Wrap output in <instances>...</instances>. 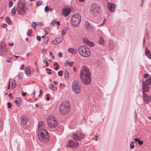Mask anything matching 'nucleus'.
Segmentation results:
<instances>
[{"instance_id": "obj_1", "label": "nucleus", "mask_w": 151, "mask_h": 151, "mask_svg": "<svg viewBox=\"0 0 151 151\" xmlns=\"http://www.w3.org/2000/svg\"><path fill=\"white\" fill-rule=\"evenodd\" d=\"M91 75L89 69L85 66H83L80 73V77L81 81L85 85H88L91 83Z\"/></svg>"}, {"instance_id": "obj_2", "label": "nucleus", "mask_w": 151, "mask_h": 151, "mask_svg": "<svg viewBox=\"0 0 151 151\" xmlns=\"http://www.w3.org/2000/svg\"><path fill=\"white\" fill-rule=\"evenodd\" d=\"M25 3L19 1L17 2L16 6H15L11 10L12 14H15L16 11L19 14L21 15L25 14L27 12V8L25 6Z\"/></svg>"}, {"instance_id": "obj_3", "label": "nucleus", "mask_w": 151, "mask_h": 151, "mask_svg": "<svg viewBox=\"0 0 151 151\" xmlns=\"http://www.w3.org/2000/svg\"><path fill=\"white\" fill-rule=\"evenodd\" d=\"M81 20V14L78 13H74L71 17L70 23L73 27H76L80 24Z\"/></svg>"}, {"instance_id": "obj_4", "label": "nucleus", "mask_w": 151, "mask_h": 151, "mask_svg": "<svg viewBox=\"0 0 151 151\" xmlns=\"http://www.w3.org/2000/svg\"><path fill=\"white\" fill-rule=\"evenodd\" d=\"M38 137L39 140L43 143H45L49 140L48 133L46 129H40L38 131Z\"/></svg>"}, {"instance_id": "obj_5", "label": "nucleus", "mask_w": 151, "mask_h": 151, "mask_svg": "<svg viewBox=\"0 0 151 151\" xmlns=\"http://www.w3.org/2000/svg\"><path fill=\"white\" fill-rule=\"evenodd\" d=\"M78 51L80 55L85 57H88L91 54L90 49L84 46H79L78 48Z\"/></svg>"}, {"instance_id": "obj_6", "label": "nucleus", "mask_w": 151, "mask_h": 151, "mask_svg": "<svg viewBox=\"0 0 151 151\" xmlns=\"http://www.w3.org/2000/svg\"><path fill=\"white\" fill-rule=\"evenodd\" d=\"M47 122L48 126L52 128H55L58 124V122L55 118L52 115L47 117Z\"/></svg>"}, {"instance_id": "obj_7", "label": "nucleus", "mask_w": 151, "mask_h": 151, "mask_svg": "<svg viewBox=\"0 0 151 151\" xmlns=\"http://www.w3.org/2000/svg\"><path fill=\"white\" fill-rule=\"evenodd\" d=\"M60 110L61 113L68 112L70 110V104L67 101H63L60 105Z\"/></svg>"}, {"instance_id": "obj_8", "label": "nucleus", "mask_w": 151, "mask_h": 151, "mask_svg": "<svg viewBox=\"0 0 151 151\" xmlns=\"http://www.w3.org/2000/svg\"><path fill=\"white\" fill-rule=\"evenodd\" d=\"M72 89L74 92L77 94L80 93L82 91V87L80 84L76 81L73 82Z\"/></svg>"}, {"instance_id": "obj_9", "label": "nucleus", "mask_w": 151, "mask_h": 151, "mask_svg": "<svg viewBox=\"0 0 151 151\" xmlns=\"http://www.w3.org/2000/svg\"><path fill=\"white\" fill-rule=\"evenodd\" d=\"M100 9L99 6L95 3L92 4L90 8V12L93 14L98 12Z\"/></svg>"}, {"instance_id": "obj_10", "label": "nucleus", "mask_w": 151, "mask_h": 151, "mask_svg": "<svg viewBox=\"0 0 151 151\" xmlns=\"http://www.w3.org/2000/svg\"><path fill=\"white\" fill-rule=\"evenodd\" d=\"M66 145L67 147L76 148L79 145V144L77 142L70 140L67 142Z\"/></svg>"}, {"instance_id": "obj_11", "label": "nucleus", "mask_w": 151, "mask_h": 151, "mask_svg": "<svg viewBox=\"0 0 151 151\" xmlns=\"http://www.w3.org/2000/svg\"><path fill=\"white\" fill-rule=\"evenodd\" d=\"M85 135L80 132H78L74 134L73 135V138L76 140L79 141L83 139Z\"/></svg>"}, {"instance_id": "obj_12", "label": "nucleus", "mask_w": 151, "mask_h": 151, "mask_svg": "<svg viewBox=\"0 0 151 151\" xmlns=\"http://www.w3.org/2000/svg\"><path fill=\"white\" fill-rule=\"evenodd\" d=\"M85 28L87 31L89 32L92 31L93 29L92 25L88 22H86L85 23Z\"/></svg>"}, {"instance_id": "obj_13", "label": "nucleus", "mask_w": 151, "mask_h": 151, "mask_svg": "<svg viewBox=\"0 0 151 151\" xmlns=\"http://www.w3.org/2000/svg\"><path fill=\"white\" fill-rule=\"evenodd\" d=\"M107 6L111 12H113L115 11L116 6L114 4L108 3L107 4Z\"/></svg>"}, {"instance_id": "obj_14", "label": "nucleus", "mask_w": 151, "mask_h": 151, "mask_svg": "<svg viewBox=\"0 0 151 151\" xmlns=\"http://www.w3.org/2000/svg\"><path fill=\"white\" fill-rule=\"evenodd\" d=\"M28 117L25 114L23 115L21 117V122L24 124H26L28 121Z\"/></svg>"}, {"instance_id": "obj_15", "label": "nucleus", "mask_w": 151, "mask_h": 151, "mask_svg": "<svg viewBox=\"0 0 151 151\" xmlns=\"http://www.w3.org/2000/svg\"><path fill=\"white\" fill-rule=\"evenodd\" d=\"M71 11L69 8H65L63 9L62 13L65 16H66L69 14Z\"/></svg>"}, {"instance_id": "obj_16", "label": "nucleus", "mask_w": 151, "mask_h": 151, "mask_svg": "<svg viewBox=\"0 0 151 151\" xmlns=\"http://www.w3.org/2000/svg\"><path fill=\"white\" fill-rule=\"evenodd\" d=\"M63 40L62 38L58 37L55 39L52 40V43L54 45H56L59 43Z\"/></svg>"}, {"instance_id": "obj_17", "label": "nucleus", "mask_w": 151, "mask_h": 151, "mask_svg": "<svg viewBox=\"0 0 151 151\" xmlns=\"http://www.w3.org/2000/svg\"><path fill=\"white\" fill-rule=\"evenodd\" d=\"M45 125V123L42 121H40L38 122L37 128L39 131L41 129H43Z\"/></svg>"}, {"instance_id": "obj_18", "label": "nucleus", "mask_w": 151, "mask_h": 151, "mask_svg": "<svg viewBox=\"0 0 151 151\" xmlns=\"http://www.w3.org/2000/svg\"><path fill=\"white\" fill-rule=\"evenodd\" d=\"M143 99L145 103H148L149 102L148 96L147 93H143Z\"/></svg>"}, {"instance_id": "obj_19", "label": "nucleus", "mask_w": 151, "mask_h": 151, "mask_svg": "<svg viewBox=\"0 0 151 151\" xmlns=\"http://www.w3.org/2000/svg\"><path fill=\"white\" fill-rule=\"evenodd\" d=\"M142 86L143 93H144V92H148L149 89V87L148 86L149 85L143 83Z\"/></svg>"}, {"instance_id": "obj_20", "label": "nucleus", "mask_w": 151, "mask_h": 151, "mask_svg": "<svg viewBox=\"0 0 151 151\" xmlns=\"http://www.w3.org/2000/svg\"><path fill=\"white\" fill-rule=\"evenodd\" d=\"M145 53L146 56L150 59H151V53L148 50L147 47H146L145 50Z\"/></svg>"}, {"instance_id": "obj_21", "label": "nucleus", "mask_w": 151, "mask_h": 151, "mask_svg": "<svg viewBox=\"0 0 151 151\" xmlns=\"http://www.w3.org/2000/svg\"><path fill=\"white\" fill-rule=\"evenodd\" d=\"M15 102L18 107H20L21 103V100L20 98L17 97L15 100Z\"/></svg>"}, {"instance_id": "obj_22", "label": "nucleus", "mask_w": 151, "mask_h": 151, "mask_svg": "<svg viewBox=\"0 0 151 151\" xmlns=\"http://www.w3.org/2000/svg\"><path fill=\"white\" fill-rule=\"evenodd\" d=\"M68 51L71 54H75L77 52V50L73 48H70L68 49Z\"/></svg>"}, {"instance_id": "obj_23", "label": "nucleus", "mask_w": 151, "mask_h": 151, "mask_svg": "<svg viewBox=\"0 0 151 151\" xmlns=\"http://www.w3.org/2000/svg\"><path fill=\"white\" fill-rule=\"evenodd\" d=\"M143 83L148 85L151 84V77H149L148 78L146 79L145 81Z\"/></svg>"}, {"instance_id": "obj_24", "label": "nucleus", "mask_w": 151, "mask_h": 151, "mask_svg": "<svg viewBox=\"0 0 151 151\" xmlns=\"http://www.w3.org/2000/svg\"><path fill=\"white\" fill-rule=\"evenodd\" d=\"M49 88L53 91H55L57 89V88L54 86L52 84H49Z\"/></svg>"}, {"instance_id": "obj_25", "label": "nucleus", "mask_w": 151, "mask_h": 151, "mask_svg": "<svg viewBox=\"0 0 151 151\" xmlns=\"http://www.w3.org/2000/svg\"><path fill=\"white\" fill-rule=\"evenodd\" d=\"M25 71L26 75L27 76H29L30 74V70L28 67H26L25 68Z\"/></svg>"}, {"instance_id": "obj_26", "label": "nucleus", "mask_w": 151, "mask_h": 151, "mask_svg": "<svg viewBox=\"0 0 151 151\" xmlns=\"http://www.w3.org/2000/svg\"><path fill=\"white\" fill-rule=\"evenodd\" d=\"M109 48L111 50H112L114 47V45L113 42L110 41L109 43Z\"/></svg>"}, {"instance_id": "obj_27", "label": "nucleus", "mask_w": 151, "mask_h": 151, "mask_svg": "<svg viewBox=\"0 0 151 151\" xmlns=\"http://www.w3.org/2000/svg\"><path fill=\"white\" fill-rule=\"evenodd\" d=\"M104 40L102 37H100L99 40V43L102 45L104 44Z\"/></svg>"}, {"instance_id": "obj_28", "label": "nucleus", "mask_w": 151, "mask_h": 151, "mask_svg": "<svg viewBox=\"0 0 151 151\" xmlns=\"http://www.w3.org/2000/svg\"><path fill=\"white\" fill-rule=\"evenodd\" d=\"M6 20L9 24L10 25L12 24V22L9 17H6Z\"/></svg>"}, {"instance_id": "obj_29", "label": "nucleus", "mask_w": 151, "mask_h": 151, "mask_svg": "<svg viewBox=\"0 0 151 151\" xmlns=\"http://www.w3.org/2000/svg\"><path fill=\"white\" fill-rule=\"evenodd\" d=\"M16 83L15 80H13L12 82V89L14 88L16 86Z\"/></svg>"}, {"instance_id": "obj_30", "label": "nucleus", "mask_w": 151, "mask_h": 151, "mask_svg": "<svg viewBox=\"0 0 151 151\" xmlns=\"http://www.w3.org/2000/svg\"><path fill=\"white\" fill-rule=\"evenodd\" d=\"M89 40H88L86 38H84L83 39V42L85 43L86 45L88 42H89Z\"/></svg>"}, {"instance_id": "obj_31", "label": "nucleus", "mask_w": 151, "mask_h": 151, "mask_svg": "<svg viewBox=\"0 0 151 151\" xmlns=\"http://www.w3.org/2000/svg\"><path fill=\"white\" fill-rule=\"evenodd\" d=\"M18 78L19 79H21L23 77V74L22 72L19 73L18 75Z\"/></svg>"}, {"instance_id": "obj_32", "label": "nucleus", "mask_w": 151, "mask_h": 151, "mask_svg": "<svg viewBox=\"0 0 151 151\" xmlns=\"http://www.w3.org/2000/svg\"><path fill=\"white\" fill-rule=\"evenodd\" d=\"M49 40V39L48 37H46L44 39V43L46 45L47 44Z\"/></svg>"}, {"instance_id": "obj_33", "label": "nucleus", "mask_w": 151, "mask_h": 151, "mask_svg": "<svg viewBox=\"0 0 151 151\" xmlns=\"http://www.w3.org/2000/svg\"><path fill=\"white\" fill-rule=\"evenodd\" d=\"M94 45V43L91 42H90V41H89V42L87 44V45L88 46L90 47H92Z\"/></svg>"}, {"instance_id": "obj_34", "label": "nucleus", "mask_w": 151, "mask_h": 151, "mask_svg": "<svg viewBox=\"0 0 151 151\" xmlns=\"http://www.w3.org/2000/svg\"><path fill=\"white\" fill-rule=\"evenodd\" d=\"M67 31V29L66 28H64L62 30L61 32V34L63 35H65L66 32Z\"/></svg>"}, {"instance_id": "obj_35", "label": "nucleus", "mask_w": 151, "mask_h": 151, "mask_svg": "<svg viewBox=\"0 0 151 151\" xmlns=\"http://www.w3.org/2000/svg\"><path fill=\"white\" fill-rule=\"evenodd\" d=\"M32 26L33 27L34 29H35L36 28L37 24L35 22H33L32 23Z\"/></svg>"}, {"instance_id": "obj_36", "label": "nucleus", "mask_w": 151, "mask_h": 151, "mask_svg": "<svg viewBox=\"0 0 151 151\" xmlns=\"http://www.w3.org/2000/svg\"><path fill=\"white\" fill-rule=\"evenodd\" d=\"M1 50L4 52H6L7 51V49L5 47L2 48L0 49Z\"/></svg>"}, {"instance_id": "obj_37", "label": "nucleus", "mask_w": 151, "mask_h": 151, "mask_svg": "<svg viewBox=\"0 0 151 151\" xmlns=\"http://www.w3.org/2000/svg\"><path fill=\"white\" fill-rule=\"evenodd\" d=\"M44 30L45 32H47V34H48L50 32V29L48 27L45 28Z\"/></svg>"}, {"instance_id": "obj_38", "label": "nucleus", "mask_w": 151, "mask_h": 151, "mask_svg": "<svg viewBox=\"0 0 151 151\" xmlns=\"http://www.w3.org/2000/svg\"><path fill=\"white\" fill-rule=\"evenodd\" d=\"M43 62L46 64V67L48 66L49 65L46 59H45L43 60Z\"/></svg>"}, {"instance_id": "obj_39", "label": "nucleus", "mask_w": 151, "mask_h": 151, "mask_svg": "<svg viewBox=\"0 0 151 151\" xmlns=\"http://www.w3.org/2000/svg\"><path fill=\"white\" fill-rule=\"evenodd\" d=\"M65 79H67L69 77V74L67 72H65Z\"/></svg>"}, {"instance_id": "obj_40", "label": "nucleus", "mask_w": 151, "mask_h": 151, "mask_svg": "<svg viewBox=\"0 0 151 151\" xmlns=\"http://www.w3.org/2000/svg\"><path fill=\"white\" fill-rule=\"evenodd\" d=\"M42 1H39L37 2L36 4L37 5L39 6H40V4H42Z\"/></svg>"}, {"instance_id": "obj_41", "label": "nucleus", "mask_w": 151, "mask_h": 151, "mask_svg": "<svg viewBox=\"0 0 151 151\" xmlns=\"http://www.w3.org/2000/svg\"><path fill=\"white\" fill-rule=\"evenodd\" d=\"M58 74L60 76H61L63 75V71L62 70L59 71L58 72Z\"/></svg>"}, {"instance_id": "obj_42", "label": "nucleus", "mask_w": 151, "mask_h": 151, "mask_svg": "<svg viewBox=\"0 0 151 151\" xmlns=\"http://www.w3.org/2000/svg\"><path fill=\"white\" fill-rule=\"evenodd\" d=\"M5 47V44L3 43H1L0 44V49Z\"/></svg>"}, {"instance_id": "obj_43", "label": "nucleus", "mask_w": 151, "mask_h": 151, "mask_svg": "<svg viewBox=\"0 0 151 151\" xmlns=\"http://www.w3.org/2000/svg\"><path fill=\"white\" fill-rule=\"evenodd\" d=\"M42 52L43 55H45L47 53L46 50L45 49H43L42 50Z\"/></svg>"}, {"instance_id": "obj_44", "label": "nucleus", "mask_w": 151, "mask_h": 151, "mask_svg": "<svg viewBox=\"0 0 151 151\" xmlns=\"http://www.w3.org/2000/svg\"><path fill=\"white\" fill-rule=\"evenodd\" d=\"M13 4V2L11 1H9V7H11L12 6Z\"/></svg>"}, {"instance_id": "obj_45", "label": "nucleus", "mask_w": 151, "mask_h": 151, "mask_svg": "<svg viewBox=\"0 0 151 151\" xmlns=\"http://www.w3.org/2000/svg\"><path fill=\"white\" fill-rule=\"evenodd\" d=\"M74 62H71L69 63V65L70 66L72 67L73 65L74 64Z\"/></svg>"}, {"instance_id": "obj_46", "label": "nucleus", "mask_w": 151, "mask_h": 151, "mask_svg": "<svg viewBox=\"0 0 151 151\" xmlns=\"http://www.w3.org/2000/svg\"><path fill=\"white\" fill-rule=\"evenodd\" d=\"M49 10V7L48 6H46L45 8V12H47Z\"/></svg>"}, {"instance_id": "obj_47", "label": "nucleus", "mask_w": 151, "mask_h": 151, "mask_svg": "<svg viewBox=\"0 0 151 151\" xmlns=\"http://www.w3.org/2000/svg\"><path fill=\"white\" fill-rule=\"evenodd\" d=\"M35 90H34L33 93L31 94V96L32 98H34L35 97Z\"/></svg>"}, {"instance_id": "obj_48", "label": "nucleus", "mask_w": 151, "mask_h": 151, "mask_svg": "<svg viewBox=\"0 0 151 151\" xmlns=\"http://www.w3.org/2000/svg\"><path fill=\"white\" fill-rule=\"evenodd\" d=\"M12 104L10 102H9L7 104V106L9 108H10L11 107Z\"/></svg>"}, {"instance_id": "obj_49", "label": "nucleus", "mask_w": 151, "mask_h": 151, "mask_svg": "<svg viewBox=\"0 0 151 151\" xmlns=\"http://www.w3.org/2000/svg\"><path fill=\"white\" fill-rule=\"evenodd\" d=\"M68 64H69V63L68 61L67 60L64 63V65L65 66H67L68 65Z\"/></svg>"}, {"instance_id": "obj_50", "label": "nucleus", "mask_w": 151, "mask_h": 151, "mask_svg": "<svg viewBox=\"0 0 151 151\" xmlns=\"http://www.w3.org/2000/svg\"><path fill=\"white\" fill-rule=\"evenodd\" d=\"M143 77L145 78H147L149 77V75L147 74H145L143 75Z\"/></svg>"}, {"instance_id": "obj_51", "label": "nucleus", "mask_w": 151, "mask_h": 151, "mask_svg": "<svg viewBox=\"0 0 151 151\" xmlns=\"http://www.w3.org/2000/svg\"><path fill=\"white\" fill-rule=\"evenodd\" d=\"M37 40L40 41L41 40V37L40 36H37Z\"/></svg>"}, {"instance_id": "obj_52", "label": "nucleus", "mask_w": 151, "mask_h": 151, "mask_svg": "<svg viewBox=\"0 0 151 151\" xmlns=\"http://www.w3.org/2000/svg\"><path fill=\"white\" fill-rule=\"evenodd\" d=\"M56 21L55 20H54L53 21H52V22H51V24L52 25H54L55 24H56Z\"/></svg>"}, {"instance_id": "obj_53", "label": "nucleus", "mask_w": 151, "mask_h": 151, "mask_svg": "<svg viewBox=\"0 0 151 151\" xmlns=\"http://www.w3.org/2000/svg\"><path fill=\"white\" fill-rule=\"evenodd\" d=\"M138 143L139 145H142L143 144V141H141L140 140H139L138 142Z\"/></svg>"}, {"instance_id": "obj_54", "label": "nucleus", "mask_w": 151, "mask_h": 151, "mask_svg": "<svg viewBox=\"0 0 151 151\" xmlns=\"http://www.w3.org/2000/svg\"><path fill=\"white\" fill-rule=\"evenodd\" d=\"M58 56L59 57H62V53L61 52H59L58 53Z\"/></svg>"}, {"instance_id": "obj_55", "label": "nucleus", "mask_w": 151, "mask_h": 151, "mask_svg": "<svg viewBox=\"0 0 151 151\" xmlns=\"http://www.w3.org/2000/svg\"><path fill=\"white\" fill-rule=\"evenodd\" d=\"M31 30H30L29 31L27 32L28 35H29V36L31 35Z\"/></svg>"}, {"instance_id": "obj_56", "label": "nucleus", "mask_w": 151, "mask_h": 151, "mask_svg": "<svg viewBox=\"0 0 151 151\" xmlns=\"http://www.w3.org/2000/svg\"><path fill=\"white\" fill-rule=\"evenodd\" d=\"M27 94L26 92H24L23 91H22V96H25Z\"/></svg>"}, {"instance_id": "obj_57", "label": "nucleus", "mask_w": 151, "mask_h": 151, "mask_svg": "<svg viewBox=\"0 0 151 151\" xmlns=\"http://www.w3.org/2000/svg\"><path fill=\"white\" fill-rule=\"evenodd\" d=\"M134 148V145H130V148L131 149H133Z\"/></svg>"}, {"instance_id": "obj_58", "label": "nucleus", "mask_w": 151, "mask_h": 151, "mask_svg": "<svg viewBox=\"0 0 151 151\" xmlns=\"http://www.w3.org/2000/svg\"><path fill=\"white\" fill-rule=\"evenodd\" d=\"M144 0H142V1H141V3H142L141 4V6H142L143 4H144Z\"/></svg>"}, {"instance_id": "obj_59", "label": "nucleus", "mask_w": 151, "mask_h": 151, "mask_svg": "<svg viewBox=\"0 0 151 151\" xmlns=\"http://www.w3.org/2000/svg\"><path fill=\"white\" fill-rule=\"evenodd\" d=\"M135 142H138L140 140L138 138H135L134 139Z\"/></svg>"}, {"instance_id": "obj_60", "label": "nucleus", "mask_w": 151, "mask_h": 151, "mask_svg": "<svg viewBox=\"0 0 151 151\" xmlns=\"http://www.w3.org/2000/svg\"><path fill=\"white\" fill-rule=\"evenodd\" d=\"M37 24H38V25H40V26H41L42 25V24L41 22H39L37 23Z\"/></svg>"}, {"instance_id": "obj_61", "label": "nucleus", "mask_w": 151, "mask_h": 151, "mask_svg": "<svg viewBox=\"0 0 151 151\" xmlns=\"http://www.w3.org/2000/svg\"><path fill=\"white\" fill-rule=\"evenodd\" d=\"M56 24L58 26H59L60 25V22L58 21L57 22H56Z\"/></svg>"}, {"instance_id": "obj_62", "label": "nucleus", "mask_w": 151, "mask_h": 151, "mask_svg": "<svg viewBox=\"0 0 151 151\" xmlns=\"http://www.w3.org/2000/svg\"><path fill=\"white\" fill-rule=\"evenodd\" d=\"M58 65H57V67H55L54 68V69L55 70H57L58 69Z\"/></svg>"}, {"instance_id": "obj_63", "label": "nucleus", "mask_w": 151, "mask_h": 151, "mask_svg": "<svg viewBox=\"0 0 151 151\" xmlns=\"http://www.w3.org/2000/svg\"><path fill=\"white\" fill-rule=\"evenodd\" d=\"M22 68H21L20 69L22 70H23V69L24 68V65L23 64L22 65Z\"/></svg>"}, {"instance_id": "obj_64", "label": "nucleus", "mask_w": 151, "mask_h": 151, "mask_svg": "<svg viewBox=\"0 0 151 151\" xmlns=\"http://www.w3.org/2000/svg\"><path fill=\"white\" fill-rule=\"evenodd\" d=\"M53 82L55 84V85H56L58 84V82L55 81H54Z\"/></svg>"}]
</instances>
